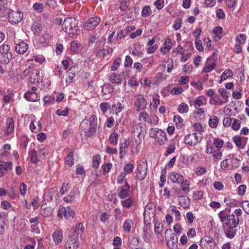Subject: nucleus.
Listing matches in <instances>:
<instances>
[{
	"instance_id": "obj_1",
	"label": "nucleus",
	"mask_w": 249,
	"mask_h": 249,
	"mask_svg": "<svg viewBox=\"0 0 249 249\" xmlns=\"http://www.w3.org/2000/svg\"><path fill=\"white\" fill-rule=\"evenodd\" d=\"M79 22L72 18H68L64 19L62 24V29L65 32L76 35L79 34L80 30L78 24Z\"/></svg>"
},
{
	"instance_id": "obj_2",
	"label": "nucleus",
	"mask_w": 249,
	"mask_h": 249,
	"mask_svg": "<svg viewBox=\"0 0 249 249\" xmlns=\"http://www.w3.org/2000/svg\"><path fill=\"white\" fill-rule=\"evenodd\" d=\"M218 215L221 222L223 223L227 226L236 227L239 223V218H235V215L233 214H226L224 211H222L218 213Z\"/></svg>"
},
{
	"instance_id": "obj_3",
	"label": "nucleus",
	"mask_w": 249,
	"mask_h": 249,
	"mask_svg": "<svg viewBox=\"0 0 249 249\" xmlns=\"http://www.w3.org/2000/svg\"><path fill=\"white\" fill-rule=\"evenodd\" d=\"M10 47L8 45L3 44L0 46V63L2 64H8L13 58Z\"/></svg>"
},
{
	"instance_id": "obj_4",
	"label": "nucleus",
	"mask_w": 249,
	"mask_h": 249,
	"mask_svg": "<svg viewBox=\"0 0 249 249\" xmlns=\"http://www.w3.org/2000/svg\"><path fill=\"white\" fill-rule=\"evenodd\" d=\"M165 239L168 247L172 249L177 247L178 238L172 232L171 229H167L165 232Z\"/></svg>"
},
{
	"instance_id": "obj_5",
	"label": "nucleus",
	"mask_w": 249,
	"mask_h": 249,
	"mask_svg": "<svg viewBox=\"0 0 249 249\" xmlns=\"http://www.w3.org/2000/svg\"><path fill=\"white\" fill-rule=\"evenodd\" d=\"M75 230H73L71 233H70V237L65 244L66 249H77L79 244L78 235H75Z\"/></svg>"
},
{
	"instance_id": "obj_6",
	"label": "nucleus",
	"mask_w": 249,
	"mask_h": 249,
	"mask_svg": "<svg viewBox=\"0 0 249 249\" xmlns=\"http://www.w3.org/2000/svg\"><path fill=\"white\" fill-rule=\"evenodd\" d=\"M143 124H138L134 125L132 131L133 135L135 138L136 137L139 140H136L135 142L137 144L141 143L142 140L144 139V135L142 133V127Z\"/></svg>"
},
{
	"instance_id": "obj_7",
	"label": "nucleus",
	"mask_w": 249,
	"mask_h": 249,
	"mask_svg": "<svg viewBox=\"0 0 249 249\" xmlns=\"http://www.w3.org/2000/svg\"><path fill=\"white\" fill-rule=\"evenodd\" d=\"M23 18V14L18 11H12L9 13L8 19L9 22L17 24Z\"/></svg>"
},
{
	"instance_id": "obj_8",
	"label": "nucleus",
	"mask_w": 249,
	"mask_h": 249,
	"mask_svg": "<svg viewBox=\"0 0 249 249\" xmlns=\"http://www.w3.org/2000/svg\"><path fill=\"white\" fill-rule=\"evenodd\" d=\"M147 165L143 162L139 164L137 167L136 177L140 180L144 179L147 174Z\"/></svg>"
},
{
	"instance_id": "obj_9",
	"label": "nucleus",
	"mask_w": 249,
	"mask_h": 249,
	"mask_svg": "<svg viewBox=\"0 0 249 249\" xmlns=\"http://www.w3.org/2000/svg\"><path fill=\"white\" fill-rule=\"evenodd\" d=\"M100 20L98 17L91 18L84 24V27L88 31L93 30L99 24Z\"/></svg>"
},
{
	"instance_id": "obj_10",
	"label": "nucleus",
	"mask_w": 249,
	"mask_h": 249,
	"mask_svg": "<svg viewBox=\"0 0 249 249\" xmlns=\"http://www.w3.org/2000/svg\"><path fill=\"white\" fill-rule=\"evenodd\" d=\"M75 212L69 207L67 208L63 207L59 209L58 212V216L60 218H62L63 216H64L66 219H68L70 217L73 218Z\"/></svg>"
},
{
	"instance_id": "obj_11",
	"label": "nucleus",
	"mask_w": 249,
	"mask_h": 249,
	"mask_svg": "<svg viewBox=\"0 0 249 249\" xmlns=\"http://www.w3.org/2000/svg\"><path fill=\"white\" fill-rule=\"evenodd\" d=\"M118 189L120 190V192L118 193V196L121 199L125 198L129 196L130 185L126 180L125 181V184L119 187Z\"/></svg>"
},
{
	"instance_id": "obj_12",
	"label": "nucleus",
	"mask_w": 249,
	"mask_h": 249,
	"mask_svg": "<svg viewBox=\"0 0 249 249\" xmlns=\"http://www.w3.org/2000/svg\"><path fill=\"white\" fill-rule=\"evenodd\" d=\"M135 97L136 98V101L134 105L137 107V110L140 111L145 108L147 104L143 95L139 94Z\"/></svg>"
},
{
	"instance_id": "obj_13",
	"label": "nucleus",
	"mask_w": 249,
	"mask_h": 249,
	"mask_svg": "<svg viewBox=\"0 0 249 249\" xmlns=\"http://www.w3.org/2000/svg\"><path fill=\"white\" fill-rule=\"evenodd\" d=\"M40 78L39 70L34 68L30 74V76L28 78V81L32 84L38 83Z\"/></svg>"
},
{
	"instance_id": "obj_14",
	"label": "nucleus",
	"mask_w": 249,
	"mask_h": 249,
	"mask_svg": "<svg viewBox=\"0 0 249 249\" xmlns=\"http://www.w3.org/2000/svg\"><path fill=\"white\" fill-rule=\"evenodd\" d=\"M28 45L23 41L19 42L15 47L16 52L19 54H24L28 49Z\"/></svg>"
},
{
	"instance_id": "obj_15",
	"label": "nucleus",
	"mask_w": 249,
	"mask_h": 249,
	"mask_svg": "<svg viewBox=\"0 0 249 249\" xmlns=\"http://www.w3.org/2000/svg\"><path fill=\"white\" fill-rule=\"evenodd\" d=\"M6 130L5 133L7 135L11 134L14 130V121L12 118L8 117L6 120Z\"/></svg>"
},
{
	"instance_id": "obj_16",
	"label": "nucleus",
	"mask_w": 249,
	"mask_h": 249,
	"mask_svg": "<svg viewBox=\"0 0 249 249\" xmlns=\"http://www.w3.org/2000/svg\"><path fill=\"white\" fill-rule=\"evenodd\" d=\"M169 178L173 182L179 184L184 179V177L178 173L173 172L170 174Z\"/></svg>"
},
{
	"instance_id": "obj_17",
	"label": "nucleus",
	"mask_w": 249,
	"mask_h": 249,
	"mask_svg": "<svg viewBox=\"0 0 249 249\" xmlns=\"http://www.w3.org/2000/svg\"><path fill=\"white\" fill-rule=\"evenodd\" d=\"M24 97L28 101L35 102L37 100V95L36 92L28 91L24 94Z\"/></svg>"
},
{
	"instance_id": "obj_18",
	"label": "nucleus",
	"mask_w": 249,
	"mask_h": 249,
	"mask_svg": "<svg viewBox=\"0 0 249 249\" xmlns=\"http://www.w3.org/2000/svg\"><path fill=\"white\" fill-rule=\"evenodd\" d=\"M166 140V134L164 131L160 129L159 131L158 137L156 140V142L160 144H163L164 140Z\"/></svg>"
},
{
	"instance_id": "obj_19",
	"label": "nucleus",
	"mask_w": 249,
	"mask_h": 249,
	"mask_svg": "<svg viewBox=\"0 0 249 249\" xmlns=\"http://www.w3.org/2000/svg\"><path fill=\"white\" fill-rule=\"evenodd\" d=\"M228 229L225 231L226 236L229 238H232L235 235L236 230L233 226H227Z\"/></svg>"
},
{
	"instance_id": "obj_20",
	"label": "nucleus",
	"mask_w": 249,
	"mask_h": 249,
	"mask_svg": "<svg viewBox=\"0 0 249 249\" xmlns=\"http://www.w3.org/2000/svg\"><path fill=\"white\" fill-rule=\"evenodd\" d=\"M74 230L76 231L75 235H78L79 238L81 233L83 232L84 230L83 224L81 223H79L78 224H76L75 228H72L71 229L70 233H71Z\"/></svg>"
},
{
	"instance_id": "obj_21",
	"label": "nucleus",
	"mask_w": 249,
	"mask_h": 249,
	"mask_svg": "<svg viewBox=\"0 0 249 249\" xmlns=\"http://www.w3.org/2000/svg\"><path fill=\"white\" fill-rule=\"evenodd\" d=\"M97 125H94V124H90L89 127L87 128L85 131L86 136L88 137H90L93 136L96 131Z\"/></svg>"
},
{
	"instance_id": "obj_22",
	"label": "nucleus",
	"mask_w": 249,
	"mask_h": 249,
	"mask_svg": "<svg viewBox=\"0 0 249 249\" xmlns=\"http://www.w3.org/2000/svg\"><path fill=\"white\" fill-rule=\"evenodd\" d=\"M225 102L222 101L218 95H216L213 97H211L210 100V103L214 105H222Z\"/></svg>"
},
{
	"instance_id": "obj_23",
	"label": "nucleus",
	"mask_w": 249,
	"mask_h": 249,
	"mask_svg": "<svg viewBox=\"0 0 249 249\" xmlns=\"http://www.w3.org/2000/svg\"><path fill=\"white\" fill-rule=\"evenodd\" d=\"M110 80L112 83L121 84L122 81V78L120 74L114 73L111 75L110 77Z\"/></svg>"
},
{
	"instance_id": "obj_24",
	"label": "nucleus",
	"mask_w": 249,
	"mask_h": 249,
	"mask_svg": "<svg viewBox=\"0 0 249 249\" xmlns=\"http://www.w3.org/2000/svg\"><path fill=\"white\" fill-rule=\"evenodd\" d=\"M65 163L71 167L74 164L73 153L72 151L69 152L65 159Z\"/></svg>"
},
{
	"instance_id": "obj_25",
	"label": "nucleus",
	"mask_w": 249,
	"mask_h": 249,
	"mask_svg": "<svg viewBox=\"0 0 249 249\" xmlns=\"http://www.w3.org/2000/svg\"><path fill=\"white\" fill-rule=\"evenodd\" d=\"M53 238L55 243L58 244L62 239V232L60 231H56L53 234Z\"/></svg>"
},
{
	"instance_id": "obj_26",
	"label": "nucleus",
	"mask_w": 249,
	"mask_h": 249,
	"mask_svg": "<svg viewBox=\"0 0 249 249\" xmlns=\"http://www.w3.org/2000/svg\"><path fill=\"white\" fill-rule=\"evenodd\" d=\"M139 241L137 237H133L129 244V247L131 249H139Z\"/></svg>"
},
{
	"instance_id": "obj_27",
	"label": "nucleus",
	"mask_w": 249,
	"mask_h": 249,
	"mask_svg": "<svg viewBox=\"0 0 249 249\" xmlns=\"http://www.w3.org/2000/svg\"><path fill=\"white\" fill-rule=\"evenodd\" d=\"M219 122V119L218 117L216 116H214L213 117H210L209 120V126L211 128H215L216 127L218 123Z\"/></svg>"
},
{
	"instance_id": "obj_28",
	"label": "nucleus",
	"mask_w": 249,
	"mask_h": 249,
	"mask_svg": "<svg viewBox=\"0 0 249 249\" xmlns=\"http://www.w3.org/2000/svg\"><path fill=\"white\" fill-rule=\"evenodd\" d=\"M173 120L174 123H176V126L177 128H181L182 126H184V124L183 123V120L179 115H175L174 117Z\"/></svg>"
},
{
	"instance_id": "obj_29",
	"label": "nucleus",
	"mask_w": 249,
	"mask_h": 249,
	"mask_svg": "<svg viewBox=\"0 0 249 249\" xmlns=\"http://www.w3.org/2000/svg\"><path fill=\"white\" fill-rule=\"evenodd\" d=\"M193 134H189L184 138V142L190 146L195 145Z\"/></svg>"
},
{
	"instance_id": "obj_30",
	"label": "nucleus",
	"mask_w": 249,
	"mask_h": 249,
	"mask_svg": "<svg viewBox=\"0 0 249 249\" xmlns=\"http://www.w3.org/2000/svg\"><path fill=\"white\" fill-rule=\"evenodd\" d=\"M228 157L231 159V167L232 169L237 168L239 167L240 160L235 158L233 155H229Z\"/></svg>"
},
{
	"instance_id": "obj_31",
	"label": "nucleus",
	"mask_w": 249,
	"mask_h": 249,
	"mask_svg": "<svg viewBox=\"0 0 249 249\" xmlns=\"http://www.w3.org/2000/svg\"><path fill=\"white\" fill-rule=\"evenodd\" d=\"M120 3V9L121 11H125L129 5V0H117Z\"/></svg>"
},
{
	"instance_id": "obj_32",
	"label": "nucleus",
	"mask_w": 249,
	"mask_h": 249,
	"mask_svg": "<svg viewBox=\"0 0 249 249\" xmlns=\"http://www.w3.org/2000/svg\"><path fill=\"white\" fill-rule=\"evenodd\" d=\"M133 222L130 219L126 220L124 224L123 228L124 231H129L131 229Z\"/></svg>"
},
{
	"instance_id": "obj_33",
	"label": "nucleus",
	"mask_w": 249,
	"mask_h": 249,
	"mask_svg": "<svg viewBox=\"0 0 249 249\" xmlns=\"http://www.w3.org/2000/svg\"><path fill=\"white\" fill-rule=\"evenodd\" d=\"M29 155L30 156L31 161L34 163H37L39 160L37 157L36 151L35 150H32L29 152Z\"/></svg>"
},
{
	"instance_id": "obj_34",
	"label": "nucleus",
	"mask_w": 249,
	"mask_h": 249,
	"mask_svg": "<svg viewBox=\"0 0 249 249\" xmlns=\"http://www.w3.org/2000/svg\"><path fill=\"white\" fill-rule=\"evenodd\" d=\"M233 140L236 146L239 148L243 149L245 144H243L241 138L239 136H235L233 138Z\"/></svg>"
},
{
	"instance_id": "obj_35",
	"label": "nucleus",
	"mask_w": 249,
	"mask_h": 249,
	"mask_svg": "<svg viewBox=\"0 0 249 249\" xmlns=\"http://www.w3.org/2000/svg\"><path fill=\"white\" fill-rule=\"evenodd\" d=\"M151 14L152 11L150 7L148 5L145 6L142 11V16L146 18L149 17Z\"/></svg>"
},
{
	"instance_id": "obj_36",
	"label": "nucleus",
	"mask_w": 249,
	"mask_h": 249,
	"mask_svg": "<svg viewBox=\"0 0 249 249\" xmlns=\"http://www.w3.org/2000/svg\"><path fill=\"white\" fill-rule=\"evenodd\" d=\"M233 76V72L231 70L228 69L222 73L221 76V80H225L229 77H231Z\"/></svg>"
},
{
	"instance_id": "obj_37",
	"label": "nucleus",
	"mask_w": 249,
	"mask_h": 249,
	"mask_svg": "<svg viewBox=\"0 0 249 249\" xmlns=\"http://www.w3.org/2000/svg\"><path fill=\"white\" fill-rule=\"evenodd\" d=\"M189 107L188 105L185 103H182L180 104L178 107V110L180 113H185L188 111Z\"/></svg>"
},
{
	"instance_id": "obj_38",
	"label": "nucleus",
	"mask_w": 249,
	"mask_h": 249,
	"mask_svg": "<svg viewBox=\"0 0 249 249\" xmlns=\"http://www.w3.org/2000/svg\"><path fill=\"white\" fill-rule=\"evenodd\" d=\"M118 135L117 133H112L110 134L109 138V141L110 142V143L115 145L118 143Z\"/></svg>"
},
{
	"instance_id": "obj_39",
	"label": "nucleus",
	"mask_w": 249,
	"mask_h": 249,
	"mask_svg": "<svg viewBox=\"0 0 249 249\" xmlns=\"http://www.w3.org/2000/svg\"><path fill=\"white\" fill-rule=\"evenodd\" d=\"M133 204V201L131 197H129L127 199L121 201V205L124 208H129L132 206Z\"/></svg>"
},
{
	"instance_id": "obj_40",
	"label": "nucleus",
	"mask_w": 249,
	"mask_h": 249,
	"mask_svg": "<svg viewBox=\"0 0 249 249\" xmlns=\"http://www.w3.org/2000/svg\"><path fill=\"white\" fill-rule=\"evenodd\" d=\"M101 158L99 155H95L92 157V165L94 168H98L99 165Z\"/></svg>"
},
{
	"instance_id": "obj_41",
	"label": "nucleus",
	"mask_w": 249,
	"mask_h": 249,
	"mask_svg": "<svg viewBox=\"0 0 249 249\" xmlns=\"http://www.w3.org/2000/svg\"><path fill=\"white\" fill-rule=\"evenodd\" d=\"M32 30L36 35L38 34L42 30V27L39 24L35 23L32 26Z\"/></svg>"
},
{
	"instance_id": "obj_42",
	"label": "nucleus",
	"mask_w": 249,
	"mask_h": 249,
	"mask_svg": "<svg viewBox=\"0 0 249 249\" xmlns=\"http://www.w3.org/2000/svg\"><path fill=\"white\" fill-rule=\"evenodd\" d=\"M127 147V145L126 144V141H125L124 143L120 144L119 153L120 158H123L124 156L126 153V151L124 149L126 148Z\"/></svg>"
},
{
	"instance_id": "obj_43",
	"label": "nucleus",
	"mask_w": 249,
	"mask_h": 249,
	"mask_svg": "<svg viewBox=\"0 0 249 249\" xmlns=\"http://www.w3.org/2000/svg\"><path fill=\"white\" fill-rule=\"evenodd\" d=\"M80 44L77 41L73 40L71 43V52L76 53L78 52L80 47Z\"/></svg>"
},
{
	"instance_id": "obj_44",
	"label": "nucleus",
	"mask_w": 249,
	"mask_h": 249,
	"mask_svg": "<svg viewBox=\"0 0 249 249\" xmlns=\"http://www.w3.org/2000/svg\"><path fill=\"white\" fill-rule=\"evenodd\" d=\"M12 163L11 161L4 162L2 161L0 163V167L2 168L5 172L8 170V169H11L12 168Z\"/></svg>"
},
{
	"instance_id": "obj_45",
	"label": "nucleus",
	"mask_w": 249,
	"mask_h": 249,
	"mask_svg": "<svg viewBox=\"0 0 249 249\" xmlns=\"http://www.w3.org/2000/svg\"><path fill=\"white\" fill-rule=\"evenodd\" d=\"M218 92L221 94V96L225 100L224 102H227L229 97V94L227 91L224 88H220L218 89Z\"/></svg>"
},
{
	"instance_id": "obj_46",
	"label": "nucleus",
	"mask_w": 249,
	"mask_h": 249,
	"mask_svg": "<svg viewBox=\"0 0 249 249\" xmlns=\"http://www.w3.org/2000/svg\"><path fill=\"white\" fill-rule=\"evenodd\" d=\"M134 166L132 163H128L125 164L124 170L125 172L124 173L127 174L131 173L133 172Z\"/></svg>"
},
{
	"instance_id": "obj_47",
	"label": "nucleus",
	"mask_w": 249,
	"mask_h": 249,
	"mask_svg": "<svg viewBox=\"0 0 249 249\" xmlns=\"http://www.w3.org/2000/svg\"><path fill=\"white\" fill-rule=\"evenodd\" d=\"M54 97L49 95H46L44 96L43 98L44 103L45 105H49L51 104L54 103Z\"/></svg>"
},
{
	"instance_id": "obj_48",
	"label": "nucleus",
	"mask_w": 249,
	"mask_h": 249,
	"mask_svg": "<svg viewBox=\"0 0 249 249\" xmlns=\"http://www.w3.org/2000/svg\"><path fill=\"white\" fill-rule=\"evenodd\" d=\"M50 36L48 33H45L43 34L39 38V42L42 44H46L50 40Z\"/></svg>"
},
{
	"instance_id": "obj_49",
	"label": "nucleus",
	"mask_w": 249,
	"mask_h": 249,
	"mask_svg": "<svg viewBox=\"0 0 249 249\" xmlns=\"http://www.w3.org/2000/svg\"><path fill=\"white\" fill-rule=\"evenodd\" d=\"M160 130V129L158 128H151L149 131L150 137L151 138H155V139L156 140Z\"/></svg>"
},
{
	"instance_id": "obj_50",
	"label": "nucleus",
	"mask_w": 249,
	"mask_h": 249,
	"mask_svg": "<svg viewBox=\"0 0 249 249\" xmlns=\"http://www.w3.org/2000/svg\"><path fill=\"white\" fill-rule=\"evenodd\" d=\"M114 216L115 220L121 221L123 220L121 214V211L119 208H116L114 210Z\"/></svg>"
},
{
	"instance_id": "obj_51",
	"label": "nucleus",
	"mask_w": 249,
	"mask_h": 249,
	"mask_svg": "<svg viewBox=\"0 0 249 249\" xmlns=\"http://www.w3.org/2000/svg\"><path fill=\"white\" fill-rule=\"evenodd\" d=\"M241 122L239 120L233 119L231 127L234 130H238L240 127Z\"/></svg>"
},
{
	"instance_id": "obj_52",
	"label": "nucleus",
	"mask_w": 249,
	"mask_h": 249,
	"mask_svg": "<svg viewBox=\"0 0 249 249\" xmlns=\"http://www.w3.org/2000/svg\"><path fill=\"white\" fill-rule=\"evenodd\" d=\"M121 59L120 58H116L113 62V65L111 67L112 71H115L117 70L118 67L120 65Z\"/></svg>"
},
{
	"instance_id": "obj_53",
	"label": "nucleus",
	"mask_w": 249,
	"mask_h": 249,
	"mask_svg": "<svg viewBox=\"0 0 249 249\" xmlns=\"http://www.w3.org/2000/svg\"><path fill=\"white\" fill-rule=\"evenodd\" d=\"M89 127V120L85 119L82 120L80 124V127L82 130L85 133V131L87 130Z\"/></svg>"
},
{
	"instance_id": "obj_54",
	"label": "nucleus",
	"mask_w": 249,
	"mask_h": 249,
	"mask_svg": "<svg viewBox=\"0 0 249 249\" xmlns=\"http://www.w3.org/2000/svg\"><path fill=\"white\" fill-rule=\"evenodd\" d=\"M223 145V141L219 139H215L213 142V145H214L216 149H220Z\"/></svg>"
},
{
	"instance_id": "obj_55",
	"label": "nucleus",
	"mask_w": 249,
	"mask_h": 249,
	"mask_svg": "<svg viewBox=\"0 0 249 249\" xmlns=\"http://www.w3.org/2000/svg\"><path fill=\"white\" fill-rule=\"evenodd\" d=\"M76 173L77 175H86V173H85V171L84 169V168L83 167L80 165V164H78L76 165Z\"/></svg>"
},
{
	"instance_id": "obj_56",
	"label": "nucleus",
	"mask_w": 249,
	"mask_h": 249,
	"mask_svg": "<svg viewBox=\"0 0 249 249\" xmlns=\"http://www.w3.org/2000/svg\"><path fill=\"white\" fill-rule=\"evenodd\" d=\"M246 40V36L244 34H240L236 36V40L239 44H243Z\"/></svg>"
},
{
	"instance_id": "obj_57",
	"label": "nucleus",
	"mask_w": 249,
	"mask_h": 249,
	"mask_svg": "<svg viewBox=\"0 0 249 249\" xmlns=\"http://www.w3.org/2000/svg\"><path fill=\"white\" fill-rule=\"evenodd\" d=\"M233 118H231L230 117H225L223 121V124L224 126L228 127L231 125V124L232 120H233Z\"/></svg>"
},
{
	"instance_id": "obj_58",
	"label": "nucleus",
	"mask_w": 249,
	"mask_h": 249,
	"mask_svg": "<svg viewBox=\"0 0 249 249\" xmlns=\"http://www.w3.org/2000/svg\"><path fill=\"white\" fill-rule=\"evenodd\" d=\"M133 63L132 59L129 55H126L125 59L124 62V67H130Z\"/></svg>"
},
{
	"instance_id": "obj_59",
	"label": "nucleus",
	"mask_w": 249,
	"mask_h": 249,
	"mask_svg": "<svg viewBox=\"0 0 249 249\" xmlns=\"http://www.w3.org/2000/svg\"><path fill=\"white\" fill-rule=\"evenodd\" d=\"M216 64L215 63H213L211 65H209L205 66L203 69V71L205 72H209L211 71L215 67Z\"/></svg>"
},
{
	"instance_id": "obj_60",
	"label": "nucleus",
	"mask_w": 249,
	"mask_h": 249,
	"mask_svg": "<svg viewBox=\"0 0 249 249\" xmlns=\"http://www.w3.org/2000/svg\"><path fill=\"white\" fill-rule=\"evenodd\" d=\"M33 7L35 10L39 12H42L44 8L43 4L38 2H36L35 3H34L33 4Z\"/></svg>"
},
{
	"instance_id": "obj_61",
	"label": "nucleus",
	"mask_w": 249,
	"mask_h": 249,
	"mask_svg": "<svg viewBox=\"0 0 249 249\" xmlns=\"http://www.w3.org/2000/svg\"><path fill=\"white\" fill-rule=\"evenodd\" d=\"M223 31L222 28L220 26H217L215 27L213 30V33L215 37H218L220 34L222 33Z\"/></svg>"
},
{
	"instance_id": "obj_62",
	"label": "nucleus",
	"mask_w": 249,
	"mask_h": 249,
	"mask_svg": "<svg viewBox=\"0 0 249 249\" xmlns=\"http://www.w3.org/2000/svg\"><path fill=\"white\" fill-rule=\"evenodd\" d=\"M163 229V225L160 223H156L155 224V232L160 233Z\"/></svg>"
},
{
	"instance_id": "obj_63",
	"label": "nucleus",
	"mask_w": 249,
	"mask_h": 249,
	"mask_svg": "<svg viewBox=\"0 0 249 249\" xmlns=\"http://www.w3.org/2000/svg\"><path fill=\"white\" fill-rule=\"evenodd\" d=\"M213 157L216 159H220L222 156V152L220 149H216L213 153Z\"/></svg>"
},
{
	"instance_id": "obj_64",
	"label": "nucleus",
	"mask_w": 249,
	"mask_h": 249,
	"mask_svg": "<svg viewBox=\"0 0 249 249\" xmlns=\"http://www.w3.org/2000/svg\"><path fill=\"white\" fill-rule=\"evenodd\" d=\"M242 208L246 213L249 214V201H244L242 203Z\"/></svg>"
}]
</instances>
